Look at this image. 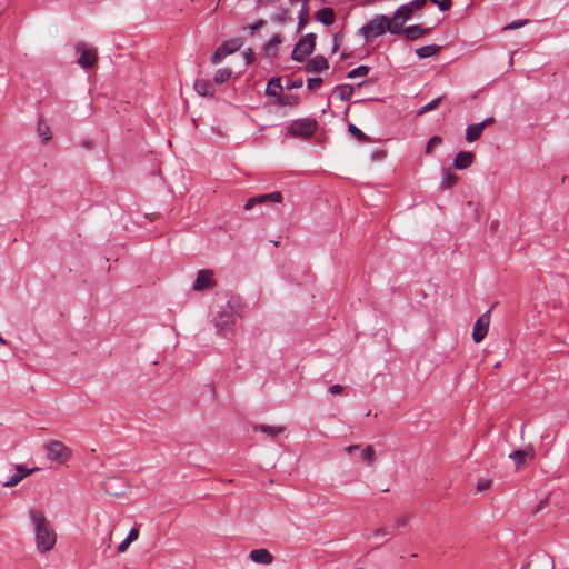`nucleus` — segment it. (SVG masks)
<instances>
[{
  "label": "nucleus",
  "instance_id": "nucleus-53",
  "mask_svg": "<svg viewBox=\"0 0 569 569\" xmlns=\"http://www.w3.org/2000/svg\"><path fill=\"white\" fill-rule=\"evenodd\" d=\"M290 1L291 2H301V4L305 3V2H308V0H290Z\"/></svg>",
  "mask_w": 569,
  "mask_h": 569
},
{
  "label": "nucleus",
  "instance_id": "nucleus-45",
  "mask_svg": "<svg viewBox=\"0 0 569 569\" xmlns=\"http://www.w3.org/2000/svg\"><path fill=\"white\" fill-rule=\"evenodd\" d=\"M138 536H139V531H138V529L132 528V529L129 531V533H128V536H127V539H128V541L133 542L134 540H137V539H138Z\"/></svg>",
  "mask_w": 569,
  "mask_h": 569
},
{
  "label": "nucleus",
  "instance_id": "nucleus-4",
  "mask_svg": "<svg viewBox=\"0 0 569 569\" xmlns=\"http://www.w3.org/2000/svg\"><path fill=\"white\" fill-rule=\"evenodd\" d=\"M316 39V33H308L299 39L291 53L292 60L303 62L313 52Z\"/></svg>",
  "mask_w": 569,
  "mask_h": 569
},
{
  "label": "nucleus",
  "instance_id": "nucleus-18",
  "mask_svg": "<svg viewBox=\"0 0 569 569\" xmlns=\"http://www.w3.org/2000/svg\"><path fill=\"white\" fill-rule=\"evenodd\" d=\"M193 87L197 93L201 97L211 98L214 94V87L208 79H197Z\"/></svg>",
  "mask_w": 569,
  "mask_h": 569
},
{
  "label": "nucleus",
  "instance_id": "nucleus-38",
  "mask_svg": "<svg viewBox=\"0 0 569 569\" xmlns=\"http://www.w3.org/2000/svg\"><path fill=\"white\" fill-rule=\"evenodd\" d=\"M38 132H39V136L43 137L44 141H48L50 139V129L46 122L39 121Z\"/></svg>",
  "mask_w": 569,
  "mask_h": 569
},
{
  "label": "nucleus",
  "instance_id": "nucleus-35",
  "mask_svg": "<svg viewBox=\"0 0 569 569\" xmlns=\"http://www.w3.org/2000/svg\"><path fill=\"white\" fill-rule=\"evenodd\" d=\"M370 68L368 66H359L352 70H350L347 74L349 79H355L358 77H366L369 73Z\"/></svg>",
  "mask_w": 569,
  "mask_h": 569
},
{
  "label": "nucleus",
  "instance_id": "nucleus-36",
  "mask_svg": "<svg viewBox=\"0 0 569 569\" xmlns=\"http://www.w3.org/2000/svg\"><path fill=\"white\" fill-rule=\"evenodd\" d=\"M227 56H229L228 53L224 52V50L221 49V47L219 46L216 51L213 52L212 57H211V62L213 64H218L220 63Z\"/></svg>",
  "mask_w": 569,
  "mask_h": 569
},
{
  "label": "nucleus",
  "instance_id": "nucleus-22",
  "mask_svg": "<svg viewBox=\"0 0 569 569\" xmlns=\"http://www.w3.org/2000/svg\"><path fill=\"white\" fill-rule=\"evenodd\" d=\"M402 31L407 39L416 40V39L425 36L428 32V29L423 28L420 24H412V26L406 27Z\"/></svg>",
  "mask_w": 569,
  "mask_h": 569
},
{
  "label": "nucleus",
  "instance_id": "nucleus-52",
  "mask_svg": "<svg viewBox=\"0 0 569 569\" xmlns=\"http://www.w3.org/2000/svg\"><path fill=\"white\" fill-rule=\"evenodd\" d=\"M546 503V500H541L535 511H539Z\"/></svg>",
  "mask_w": 569,
  "mask_h": 569
},
{
  "label": "nucleus",
  "instance_id": "nucleus-16",
  "mask_svg": "<svg viewBox=\"0 0 569 569\" xmlns=\"http://www.w3.org/2000/svg\"><path fill=\"white\" fill-rule=\"evenodd\" d=\"M475 161V154L471 151H459L453 160V167L458 170L469 168Z\"/></svg>",
  "mask_w": 569,
  "mask_h": 569
},
{
  "label": "nucleus",
  "instance_id": "nucleus-7",
  "mask_svg": "<svg viewBox=\"0 0 569 569\" xmlns=\"http://www.w3.org/2000/svg\"><path fill=\"white\" fill-rule=\"evenodd\" d=\"M317 123L311 119L296 120L290 126L289 132L295 137H310L316 130Z\"/></svg>",
  "mask_w": 569,
  "mask_h": 569
},
{
  "label": "nucleus",
  "instance_id": "nucleus-12",
  "mask_svg": "<svg viewBox=\"0 0 569 569\" xmlns=\"http://www.w3.org/2000/svg\"><path fill=\"white\" fill-rule=\"evenodd\" d=\"M17 473L11 476L8 480L2 482V486L6 488H12L17 486L20 481H22L28 476L32 475L34 471L39 470V468H27L23 465L16 466Z\"/></svg>",
  "mask_w": 569,
  "mask_h": 569
},
{
  "label": "nucleus",
  "instance_id": "nucleus-41",
  "mask_svg": "<svg viewBox=\"0 0 569 569\" xmlns=\"http://www.w3.org/2000/svg\"><path fill=\"white\" fill-rule=\"evenodd\" d=\"M527 23H528L527 19L515 20V21H511L510 23H508L503 29L505 30H516V29H519V28L526 26Z\"/></svg>",
  "mask_w": 569,
  "mask_h": 569
},
{
  "label": "nucleus",
  "instance_id": "nucleus-20",
  "mask_svg": "<svg viewBox=\"0 0 569 569\" xmlns=\"http://www.w3.org/2000/svg\"><path fill=\"white\" fill-rule=\"evenodd\" d=\"M282 84L280 78H271L266 88V94L279 99L282 96Z\"/></svg>",
  "mask_w": 569,
  "mask_h": 569
},
{
  "label": "nucleus",
  "instance_id": "nucleus-10",
  "mask_svg": "<svg viewBox=\"0 0 569 569\" xmlns=\"http://www.w3.org/2000/svg\"><path fill=\"white\" fill-rule=\"evenodd\" d=\"M214 286L216 281L213 279V271L209 269H201L197 274L192 289L194 291H202L212 289Z\"/></svg>",
  "mask_w": 569,
  "mask_h": 569
},
{
  "label": "nucleus",
  "instance_id": "nucleus-31",
  "mask_svg": "<svg viewBox=\"0 0 569 569\" xmlns=\"http://www.w3.org/2000/svg\"><path fill=\"white\" fill-rule=\"evenodd\" d=\"M278 104L282 107L295 108L299 104V98L297 94H282L278 99Z\"/></svg>",
  "mask_w": 569,
  "mask_h": 569
},
{
  "label": "nucleus",
  "instance_id": "nucleus-23",
  "mask_svg": "<svg viewBox=\"0 0 569 569\" xmlns=\"http://www.w3.org/2000/svg\"><path fill=\"white\" fill-rule=\"evenodd\" d=\"M483 132V128L479 123L469 124L466 128V140L468 142L477 141Z\"/></svg>",
  "mask_w": 569,
  "mask_h": 569
},
{
  "label": "nucleus",
  "instance_id": "nucleus-44",
  "mask_svg": "<svg viewBox=\"0 0 569 569\" xmlns=\"http://www.w3.org/2000/svg\"><path fill=\"white\" fill-rule=\"evenodd\" d=\"M262 26H264V20L259 19L253 24H251L248 29L250 30V33L253 34L254 31L257 29L261 28Z\"/></svg>",
  "mask_w": 569,
  "mask_h": 569
},
{
  "label": "nucleus",
  "instance_id": "nucleus-56",
  "mask_svg": "<svg viewBox=\"0 0 569 569\" xmlns=\"http://www.w3.org/2000/svg\"><path fill=\"white\" fill-rule=\"evenodd\" d=\"M0 341H1L2 343H4V341H3V339H2L1 337H0Z\"/></svg>",
  "mask_w": 569,
  "mask_h": 569
},
{
  "label": "nucleus",
  "instance_id": "nucleus-40",
  "mask_svg": "<svg viewBox=\"0 0 569 569\" xmlns=\"http://www.w3.org/2000/svg\"><path fill=\"white\" fill-rule=\"evenodd\" d=\"M492 480L489 478H481L477 482V491L482 492L491 487Z\"/></svg>",
  "mask_w": 569,
  "mask_h": 569
},
{
  "label": "nucleus",
  "instance_id": "nucleus-13",
  "mask_svg": "<svg viewBox=\"0 0 569 569\" xmlns=\"http://www.w3.org/2000/svg\"><path fill=\"white\" fill-rule=\"evenodd\" d=\"M522 569H553V565L548 555L537 553L530 558Z\"/></svg>",
  "mask_w": 569,
  "mask_h": 569
},
{
  "label": "nucleus",
  "instance_id": "nucleus-27",
  "mask_svg": "<svg viewBox=\"0 0 569 569\" xmlns=\"http://www.w3.org/2000/svg\"><path fill=\"white\" fill-rule=\"evenodd\" d=\"M440 50V46L437 44H428L422 46L416 50V53L419 58H429L436 54Z\"/></svg>",
  "mask_w": 569,
  "mask_h": 569
},
{
  "label": "nucleus",
  "instance_id": "nucleus-46",
  "mask_svg": "<svg viewBox=\"0 0 569 569\" xmlns=\"http://www.w3.org/2000/svg\"><path fill=\"white\" fill-rule=\"evenodd\" d=\"M408 522V517L407 516H399L398 518H396L395 520V523L397 527H405Z\"/></svg>",
  "mask_w": 569,
  "mask_h": 569
},
{
  "label": "nucleus",
  "instance_id": "nucleus-3",
  "mask_svg": "<svg viewBox=\"0 0 569 569\" xmlns=\"http://www.w3.org/2000/svg\"><path fill=\"white\" fill-rule=\"evenodd\" d=\"M46 457L59 465L66 463L72 457V450L63 442L50 440L44 445Z\"/></svg>",
  "mask_w": 569,
  "mask_h": 569
},
{
  "label": "nucleus",
  "instance_id": "nucleus-51",
  "mask_svg": "<svg viewBox=\"0 0 569 569\" xmlns=\"http://www.w3.org/2000/svg\"><path fill=\"white\" fill-rule=\"evenodd\" d=\"M492 123H495L493 117H488L483 121L479 122V124H481L483 129L488 126H491Z\"/></svg>",
  "mask_w": 569,
  "mask_h": 569
},
{
  "label": "nucleus",
  "instance_id": "nucleus-5",
  "mask_svg": "<svg viewBox=\"0 0 569 569\" xmlns=\"http://www.w3.org/2000/svg\"><path fill=\"white\" fill-rule=\"evenodd\" d=\"M427 0H412L408 3L400 6L392 16L396 22L403 23L409 20L415 10H420L425 7Z\"/></svg>",
  "mask_w": 569,
  "mask_h": 569
},
{
  "label": "nucleus",
  "instance_id": "nucleus-2",
  "mask_svg": "<svg viewBox=\"0 0 569 569\" xmlns=\"http://www.w3.org/2000/svg\"><path fill=\"white\" fill-rule=\"evenodd\" d=\"M386 31H389L391 34H398L401 32V23L396 22L393 19H389L385 14H377L359 29V33L366 41L378 38Z\"/></svg>",
  "mask_w": 569,
  "mask_h": 569
},
{
  "label": "nucleus",
  "instance_id": "nucleus-1",
  "mask_svg": "<svg viewBox=\"0 0 569 569\" xmlns=\"http://www.w3.org/2000/svg\"><path fill=\"white\" fill-rule=\"evenodd\" d=\"M29 517L34 527L36 545L38 551L48 552L54 547L57 541L56 532L51 523L44 517V515L37 509H31L29 511Z\"/></svg>",
  "mask_w": 569,
  "mask_h": 569
},
{
  "label": "nucleus",
  "instance_id": "nucleus-49",
  "mask_svg": "<svg viewBox=\"0 0 569 569\" xmlns=\"http://www.w3.org/2000/svg\"><path fill=\"white\" fill-rule=\"evenodd\" d=\"M244 59H246V63L247 64H251L254 60V54L252 52L251 49H248L246 52H244Z\"/></svg>",
  "mask_w": 569,
  "mask_h": 569
},
{
  "label": "nucleus",
  "instance_id": "nucleus-25",
  "mask_svg": "<svg viewBox=\"0 0 569 569\" xmlns=\"http://www.w3.org/2000/svg\"><path fill=\"white\" fill-rule=\"evenodd\" d=\"M243 46V41L240 38H233L227 40L220 44L221 49L224 50L226 53L231 54L238 51Z\"/></svg>",
  "mask_w": 569,
  "mask_h": 569
},
{
  "label": "nucleus",
  "instance_id": "nucleus-48",
  "mask_svg": "<svg viewBox=\"0 0 569 569\" xmlns=\"http://www.w3.org/2000/svg\"><path fill=\"white\" fill-rule=\"evenodd\" d=\"M389 535V531L386 529V528H378L377 530L373 531L372 536L375 538H378V537H386Z\"/></svg>",
  "mask_w": 569,
  "mask_h": 569
},
{
  "label": "nucleus",
  "instance_id": "nucleus-24",
  "mask_svg": "<svg viewBox=\"0 0 569 569\" xmlns=\"http://www.w3.org/2000/svg\"><path fill=\"white\" fill-rule=\"evenodd\" d=\"M281 43L280 34H273L271 39L264 44V52L268 57H276L278 46Z\"/></svg>",
  "mask_w": 569,
  "mask_h": 569
},
{
  "label": "nucleus",
  "instance_id": "nucleus-6",
  "mask_svg": "<svg viewBox=\"0 0 569 569\" xmlns=\"http://www.w3.org/2000/svg\"><path fill=\"white\" fill-rule=\"evenodd\" d=\"M76 51L80 53L78 63L82 68L88 69L96 64V62L98 60V56H97V51L93 48L89 47L84 42H78L76 44Z\"/></svg>",
  "mask_w": 569,
  "mask_h": 569
},
{
  "label": "nucleus",
  "instance_id": "nucleus-37",
  "mask_svg": "<svg viewBox=\"0 0 569 569\" xmlns=\"http://www.w3.org/2000/svg\"><path fill=\"white\" fill-rule=\"evenodd\" d=\"M442 143V138L439 136H433L429 139L426 146V154H431L432 148Z\"/></svg>",
  "mask_w": 569,
  "mask_h": 569
},
{
  "label": "nucleus",
  "instance_id": "nucleus-15",
  "mask_svg": "<svg viewBox=\"0 0 569 569\" xmlns=\"http://www.w3.org/2000/svg\"><path fill=\"white\" fill-rule=\"evenodd\" d=\"M327 69H329L328 60L323 56H321V54H318V56L313 57L305 66V70L308 73L322 72V71H325Z\"/></svg>",
  "mask_w": 569,
  "mask_h": 569
},
{
  "label": "nucleus",
  "instance_id": "nucleus-43",
  "mask_svg": "<svg viewBox=\"0 0 569 569\" xmlns=\"http://www.w3.org/2000/svg\"><path fill=\"white\" fill-rule=\"evenodd\" d=\"M322 82H323L322 79L319 77L310 78V79H308L307 86H308V89L312 90V89L319 88L322 84Z\"/></svg>",
  "mask_w": 569,
  "mask_h": 569
},
{
  "label": "nucleus",
  "instance_id": "nucleus-34",
  "mask_svg": "<svg viewBox=\"0 0 569 569\" xmlns=\"http://www.w3.org/2000/svg\"><path fill=\"white\" fill-rule=\"evenodd\" d=\"M442 100V97H438V98H435L433 100H431L429 103L425 104L423 107H421L418 111H417V114L418 116H422L431 110H435L441 102Z\"/></svg>",
  "mask_w": 569,
  "mask_h": 569
},
{
  "label": "nucleus",
  "instance_id": "nucleus-33",
  "mask_svg": "<svg viewBox=\"0 0 569 569\" xmlns=\"http://www.w3.org/2000/svg\"><path fill=\"white\" fill-rule=\"evenodd\" d=\"M348 131L349 133L355 137L360 142H369L370 138L365 134L356 124L349 123L348 124Z\"/></svg>",
  "mask_w": 569,
  "mask_h": 569
},
{
  "label": "nucleus",
  "instance_id": "nucleus-54",
  "mask_svg": "<svg viewBox=\"0 0 569 569\" xmlns=\"http://www.w3.org/2000/svg\"><path fill=\"white\" fill-rule=\"evenodd\" d=\"M333 43H339V36L338 34L335 36Z\"/></svg>",
  "mask_w": 569,
  "mask_h": 569
},
{
  "label": "nucleus",
  "instance_id": "nucleus-19",
  "mask_svg": "<svg viewBox=\"0 0 569 569\" xmlns=\"http://www.w3.org/2000/svg\"><path fill=\"white\" fill-rule=\"evenodd\" d=\"M316 20L325 26H330L335 21V11L330 7H325L316 13Z\"/></svg>",
  "mask_w": 569,
  "mask_h": 569
},
{
  "label": "nucleus",
  "instance_id": "nucleus-29",
  "mask_svg": "<svg viewBox=\"0 0 569 569\" xmlns=\"http://www.w3.org/2000/svg\"><path fill=\"white\" fill-rule=\"evenodd\" d=\"M336 93L342 101H347L351 98L353 93V87L350 84H339L335 88Z\"/></svg>",
  "mask_w": 569,
  "mask_h": 569
},
{
  "label": "nucleus",
  "instance_id": "nucleus-55",
  "mask_svg": "<svg viewBox=\"0 0 569 569\" xmlns=\"http://www.w3.org/2000/svg\"><path fill=\"white\" fill-rule=\"evenodd\" d=\"M338 47H339V43H333L332 51H333V52H335V51H337Z\"/></svg>",
  "mask_w": 569,
  "mask_h": 569
},
{
  "label": "nucleus",
  "instance_id": "nucleus-28",
  "mask_svg": "<svg viewBox=\"0 0 569 569\" xmlns=\"http://www.w3.org/2000/svg\"><path fill=\"white\" fill-rule=\"evenodd\" d=\"M309 6L308 2L301 4V9L298 16V30H302L309 22Z\"/></svg>",
  "mask_w": 569,
  "mask_h": 569
},
{
  "label": "nucleus",
  "instance_id": "nucleus-8",
  "mask_svg": "<svg viewBox=\"0 0 569 569\" xmlns=\"http://www.w3.org/2000/svg\"><path fill=\"white\" fill-rule=\"evenodd\" d=\"M236 323V315L233 312L221 311L214 317V326L217 332L221 336H227Z\"/></svg>",
  "mask_w": 569,
  "mask_h": 569
},
{
  "label": "nucleus",
  "instance_id": "nucleus-21",
  "mask_svg": "<svg viewBox=\"0 0 569 569\" xmlns=\"http://www.w3.org/2000/svg\"><path fill=\"white\" fill-rule=\"evenodd\" d=\"M528 457H530V458L533 457V450L531 448L528 450L527 449L515 450L509 455V458L515 462L517 468H519L521 465H523Z\"/></svg>",
  "mask_w": 569,
  "mask_h": 569
},
{
  "label": "nucleus",
  "instance_id": "nucleus-11",
  "mask_svg": "<svg viewBox=\"0 0 569 569\" xmlns=\"http://www.w3.org/2000/svg\"><path fill=\"white\" fill-rule=\"evenodd\" d=\"M490 322L489 311L479 317L472 329V339L476 343H479L485 339L488 332Z\"/></svg>",
  "mask_w": 569,
  "mask_h": 569
},
{
  "label": "nucleus",
  "instance_id": "nucleus-39",
  "mask_svg": "<svg viewBox=\"0 0 569 569\" xmlns=\"http://www.w3.org/2000/svg\"><path fill=\"white\" fill-rule=\"evenodd\" d=\"M291 18L286 9H281L277 14L272 17V20L279 23H286Z\"/></svg>",
  "mask_w": 569,
  "mask_h": 569
},
{
  "label": "nucleus",
  "instance_id": "nucleus-14",
  "mask_svg": "<svg viewBox=\"0 0 569 569\" xmlns=\"http://www.w3.org/2000/svg\"><path fill=\"white\" fill-rule=\"evenodd\" d=\"M360 450V459L366 461L369 466H371L375 461V449L371 445L361 448L360 445H351L346 448L348 453H353L355 451Z\"/></svg>",
  "mask_w": 569,
  "mask_h": 569
},
{
  "label": "nucleus",
  "instance_id": "nucleus-17",
  "mask_svg": "<svg viewBox=\"0 0 569 569\" xmlns=\"http://www.w3.org/2000/svg\"><path fill=\"white\" fill-rule=\"evenodd\" d=\"M249 557L253 562L260 565H271L273 561V556L263 548L251 550Z\"/></svg>",
  "mask_w": 569,
  "mask_h": 569
},
{
  "label": "nucleus",
  "instance_id": "nucleus-32",
  "mask_svg": "<svg viewBox=\"0 0 569 569\" xmlns=\"http://www.w3.org/2000/svg\"><path fill=\"white\" fill-rule=\"evenodd\" d=\"M232 71L229 68H222L217 70L213 77V81L217 84H222L231 78Z\"/></svg>",
  "mask_w": 569,
  "mask_h": 569
},
{
  "label": "nucleus",
  "instance_id": "nucleus-50",
  "mask_svg": "<svg viewBox=\"0 0 569 569\" xmlns=\"http://www.w3.org/2000/svg\"><path fill=\"white\" fill-rule=\"evenodd\" d=\"M130 541H128V539L126 538L123 541L120 542V545L118 546V550L119 552H124L127 551V549L129 548L130 546Z\"/></svg>",
  "mask_w": 569,
  "mask_h": 569
},
{
  "label": "nucleus",
  "instance_id": "nucleus-42",
  "mask_svg": "<svg viewBox=\"0 0 569 569\" xmlns=\"http://www.w3.org/2000/svg\"><path fill=\"white\" fill-rule=\"evenodd\" d=\"M303 86L302 78H295L287 80L286 88L287 89H299Z\"/></svg>",
  "mask_w": 569,
  "mask_h": 569
},
{
  "label": "nucleus",
  "instance_id": "nucleus-9",
  "mask_svg": "<svg viewBox=\"0 0 569 569\" xmlns=\"http://www.w3.org/2000/svg\"><path fill=\"white\" fill-rule=\"evenodd\" d=\"M282 201V193L280 191H273L271 193H266V194H259L257 197H252L250 198L246 203H244V210L246 211H249L251 210L256 204H263V203H268V202H273V203H279Z\"/></svg>",
  "mask_w": 569,
  "mask_h": 569
},
{
  "label": "nucleus",
  "instance_id": "nucleus-47",
  "mask_svg": "<svg viewBox=\"0 0 569 569\" xmlns=\"http://www.w3.org/2000/svg\"><path fill=\"white\" fill-rule=\"evenodd\" d=\"M343 391V387L341 385H332L329 388V392L331 395H340Z\"/></svg>",
  "mask_w": 569,
  "mask_h": 569
},
{
  "label": "nucleus",
  "instance_id": "nucleus-30",
  "mask_svg": "<svg viewBox=\"0 0 569 569\" xmlns=\"http://www.w3.org/2000/svg\"><path fill=\"white\" fill-rule=\"evenodd\" d=\"M458 182V176L451 171H445L440 188L441 189H450Z\"/></svg>",
  "mask_w": 569,
  "mask_h": 569
},
{
  "label": "nucleus",
  "instance_id": "nucleus-26",
  "mask_svg": "<svg viewBox=\"0 0 569 569\" xmlns=\"http://www.w3.org/2000/svg\"><path fill=\"white\" fill-rule=\"evenodd\" d=\"M254 430H259L269 437H277L278 435H280L284 431V428L276 427V426H268V425H258V426H254Z\"/></svg>",
  "mask_w": 569,
  "mask_h": 569
}]
</instances>
